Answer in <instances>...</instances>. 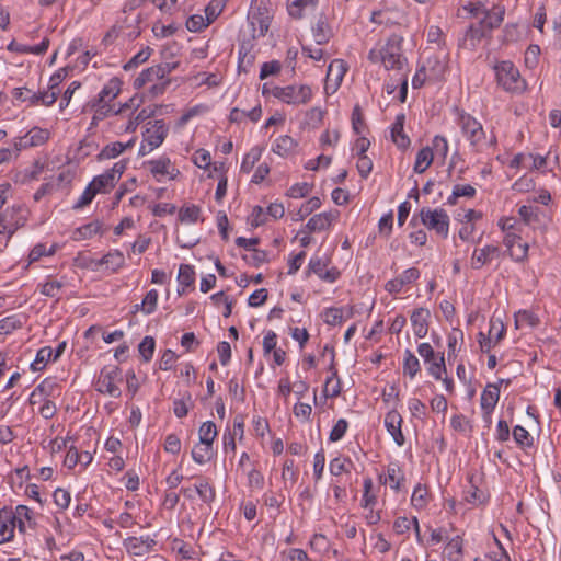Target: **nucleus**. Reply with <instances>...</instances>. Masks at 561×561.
Wrapping results in <instances>:
<instances>
[{
  "label": "nucleus",
  "instance_id": "obj_64",
  "mask_svg": "<svg viewBox=\"0 0 561 561\" xmlns=\"http://www.w3.org/2000/svg\"><path fill=\"white\" fill-rule=\"evenodd\" d=\"M283 561H308V554L297 548H290L282 553Z\"/></svg>",
  "mask_w": 561,
  "mask_h": 561
},
{
  "label": "nucleus",
  "instance_id": "obj_18",
  "mask_svg": "<svg viewBox=\"0 0 561 561\" xmlns=\"http://www.w3.org/2000/svg\"><path fill=\"white\" fill-rule=\"evenodd\" d=\"M336 217L337 211L316 214L306 224V229L309 233L325 231L331 227Z\"/></svg>",
  "mask_w": 561,
  "mask_h": 561
},
{
  "label": "nucleus",
  "instance_id": "obj_3",
  "mask_svg": "<svg viewBox=\"0 0 561 561\" xmlns=\"http://www.w3.org/2000/svg\"><path fill=\"white\" fill-rule=\"evenodd\" d=\"M458 125L463 136L469 140L470 146L477 152H483L496 145V137L491 135L489 138L481 125L473 116L467 113H460Z\"/></svg>",
  "mask_w": 561,
  "mask_h": 561
},
{
  "label": "nucleus",
  "instance_id": "obj_44",
  "mask_svg": "<svg viewBox=\"0 0 561 561\" xmlns=\"http://www.w3.org/2000/svg\"><path fill=\"white\" fill-rule=\"evenodd\" d=\"M422 67L427 68V76L430 80H438L445 72V64L442 62L438 57H431L426 60V64Z\"/></svg>",
  "mask_w": 561,
  "mask_h": 561
},
{
  "label": "nucleus",
  "instance_id": "obj_6",
  "mask_svg": "<svg viewBox=\"0 0 561 561\" xmlns=\"http://www.w3.org/2000/svg\"><path fill=\"white\" fill-rule=\"evenodd\" d=\"M31 510L27 506L19 505L15 512L0 510V543L8 542L13 539L14 529L18 527L24 533V524L21 518L30 519Z\"/></svg>",
  "mask_w": 561,
  "mask_h": 561
},
{
  "label": "nucleus",
  "instance_id": "obj_19",
  "mask_svg": "<svg viewBox=\"0 0 561 561\" xmlns=\"http://www.w3.org/2000/svg\"><path fill=\"white\" fill-rule=\"evenodd\" d=\"M419 277L420 271L417 268H408L396 278L387 282L386 290L390 294H398L402 290L403 286L415 282Z\"/></svg>",
  "mask_w": 561,
  "mask_h": 561
},
{
  "label": "nucleus",
  "instance_id": "obj_7",
  "mask_svg": "<svg viewBox=\"0 0 561 561\" xmlns=\"http://www.w3.org/2000/svg\"><path fill=\"white\" fill-rule=\"evenodd\" d=\"M266 92H270L282 102L294 106L305 105L310 102L312 98V90L306 84L274 87L271 90H267L266 84H264L263 93L265 94Z\"/></svg>",
  "mask_w": 561,
  "mask_h": 561
},
{
  "label": "nucleus",
  "instance_id": "obj_11",
  "mask_svg": "<svg viewBox=\"0 0 561 561\" xmlns=\"http://www.w3.org/2000/svg\"><path fill=\"white\" fill-rule=\"evenodd\" d=\"M503 244L506 247L508 255L516 262H523L528 256V244L522 242L519 234L510 232L504 234Z\"/></svg>",
  "mask_w": 561,
  "mask_h": 561
},
{
  "label": "nucleus",
  "instance_id": "obj_39",
  "mask_svg": "<svg viewBox=\"0 0 561 561\" xmlns=\"http://www.w3.org/2000/svg\"><path fill=\"white\" fill-rule=\"evenodd\" d=\"M421 365L417 357L410 351L405 350L403 358V374L408 375L411 379L420 371Z\"/></svg>",
  "mask_w": 561,
  "mask_h": 561
},
{
  "label": "nucleus",
  "instance_id": "obj_31",
  "mask_svg": "<svg viewBox=\"0 0 561 561\" xmlns=\"http://www.w3.org/2000/svg\"><path fill=\"white\" fill-rule=\"evenodd\" d=\"M433 159H434L433 149L430 147L422 148L416 154L415 163L413 167L414 172H416V173L425 172L432 164Z\"/></svg>",
  "mask_w": 561,
  "mask_h": 561
},
{
  "label": "nucleus",
  "instance_id": "obj_5",
  "mask_svg": "<svg viewBox=\"0 0 561 561\" xmlns=\"http://www.w3.org/2000/svg\"><path fill=\"white\" fill-rule=\"evenodd\" d=\"M494 71L497 84L506 92L522 93L526 90V81L513 62L501 61L494 66Z\"/></svg>",
  "mask_w": 561,
  "mask_h": 561
},
{
  "label": "nucleus",
  "instance_id": "obj_41",
  "mask_svg": "<svg viewBox=\"0 0 561 561\" xmlns=\"http://www.w3.org/2000/svg\"><path fill=\"white\" fill-rule=\"evenodd\" d=\"M539 319L538 317L528 310H519L515 313V328L522 329L524 327L534 328L538 325Z\"/></svg>",
  "mask_w": 561,
  "mask_h": 561
},
{
  "label": "nucleus",
  "instance_id": "obj_12",
  "mask_svg": "<svg viewBox=\"0 0 561 561\" xmlns=\"http://www.w3.org/2000/svg\"><path fill=\"white\" fill-rule=\"evenodd\" d=\"M148 165L150 172L158 181L162 178L174 180L180 174V171L174 167L170 158L165 156L148 161Z\"/></svg>",
  "mask_w": 561,
  "mask_h": 561
},
{
  "label": "nucleus",
  "instance_id": "obj_2",
  "mask_svg": "<svg viewBox=\"0 0 561 561\" xmlns=\"http://www.w3.org/2000/svg\"><path fill=\"white\" fill-rule=\"evenodd\" d=\"M174 68L175 65L171 64L151 66L140 72L134 80L133 85L135 89H142L145 85L150 84L148 92L151 96L163 94L170 83L167 76Z\"/></svg>",
  "mask_w": 561,
  "mask_h": 561
},
{
  "label": "nucleus",
  "instance_id": "obj_45",
  "mask_svg": "<svg viewBox=\"0 0 561 561\" xmlns=\"http://www.w3.org/2000/svg\"><path fill=\"white\" fill-rule=\"evenodd\" d=\"M66 285L65 277L60 279L57 278H48L42 285V294L48 297H58L62 287Z\"/></svg>",
  "mask_w": 561,
  "mask_h": 561
},
{
  "label": "nucleus",
  "instance_id": "obj_61",
  "mask_svg": "<svg viewBox=\"0 0 561 561\" xmlns=\"http://www.w3.org/2000/svg\"><path fill=\"white\" fill-rule=\"evenodd\" d=\"M267 218L266 210L261 206H255L253 207L248 221L252 227H260L266 224Z\"/></svg>",
  "mask_w": 561,
  "mask_h": 561
},
{
  "label": "nucleus",
  "instance_id": "obj_20",
  "mask_svg": "<svg viewBox=\"0 0 561 561\" xmlns=\"http://www.w3.org/2000/svg\"><path fill=\"white\" fill-rule=\"evenodd\" d=\"M154 543L156 541L149 537H129L124 541L126 550L134 556H144L148 553Z\"/></svg>",
  "mask_w": 561,
  "mask_h": 561
},
{
  "label": "nucleus",
  "instance_id": "obj_51",
  "mask_svg": "<svg viewBox=\"0 0 561 561\" xmlns=\"http://www.w3.org/2000/svg\"><path fill=\"white\" fill-rule=\"evenodd\" d=\"M49 360H53V348L49 346L42 347L37 352L35 360L31 364V368L34 371L42 370Z\"/></svg>",
  "mask_w": 561,
  "mask_h": 561
},
{
  "label": "nucleus",
  "instance_id": "obj_16",
  "mask_svg": "<svg viewBox=\"0 0 561 561\" xmlns=\"http://www.w3.org/2000/svg\"><path fill=\"white\" fill-rule=\"evenodd\" d=\"M402 422V416L396 410L389 411L385 416V426L398 446H402L405 442L401 431Z\"/></svg>",
  "mask_w": 561,
  "mask_h": 561
},
{
  "label": "nucleus",
  "instance_id": "obj_13",
  "mask_svg": "<svg viewBox=\"0 0 561 561\" xmlns=\"http://www.w3.org/2000/svg\"><path fill=\"white\" fill-rule=\"evenodd\" d=\"M501 255V250L497 245L488 244L483 248H477L470 257V266L473 270H480L484 265L490 264L495 257Z\"/></svg>",
  "mask_w": 561,
  "mask_h": 561
},
{
  "label": "nucleus",
  "instance_id": "obj_35",
  "mask_svg": "<svg viewBox=\"0 0 561 561\" xmlns=\"http://www.w3.org/2000/svg\"><path fill=\"white\" fill-rule=\"evenodd\" d=\"M320 207L321 199L319 197H311L300 206L297 213L293 215V220L301 221Z\"/></svg>",
  "mask_w": 561,
  "mask_h": 561
},
{
  "label": "nucleus",
  "instance_id": "obj_43",
  "mask_svg": "<svg viewBox=\"0 0 561 561\" xmlns=\"http://www.w3.org/2000/svg\"><path fill=\"white\" fill-rule=\"evenodd\" d=\"M506 328L502 319L500 318H491L490 320V329L486 334L489 337L494 340V344H499L505 336Z\"/></svg>",
  "mask_w": 561,
  "mask_h": 561
},
{
  "label": "nucleus",
  "instance_id": "obj_9",
  "mask_svg": "<svg viewBox=\"0 0 561 561\" xmlns=\"http://www.w3.org/2000/svg\"><path fill=\"white\" fill-rule=\"evenodd\" d=\"M421 222L428 229L443 239H446L449 233V216L443 208L423 207L420 210Z\"/></svg>",
  "mask_w": 561,
  "mask_h": 561
},
{
  "label": "nucleus",
  "instance_id": "obj_4",
  "mask_svg": "<svg viewBox=\"0 0 561 561\" xmlns=\"http://www.w3.org/2000/svg\"><path fill=\"white\" fill-rule=\"evenodd\" d=\"M368 59L371 62H381L387 70L402 69L405 58L402 56L401 38L393 35L380 47L370 49Z\"/></svg>",
  "mask_w": 561,
  "mask_h": 561
},
{
  "label": "nucleus",
  "instance_id": "obj_42",
  "mask_svg": "<svg viewBox=\"0 0 561 561\" xmlns=\"http://www.w3.org/2000/svg\"><path fill=\"white\" fill-rule=\"evenodd\" d=\"M91 108L93 110L91 125H94V126H96L100 121L104 119L113 112V107L111 104L103 103V102L101 103L98 100H94L92 102Z\"/></svg>",
  "mask_w": 561,
  "mask_h": 561
},
{
  "label": "nucleus",
  "instance_id": "obj_54",
  "mask_svg": "<svg viewBox=\"0 0 561 561\" xmlns=\"http://www.w3.org/2000/svg\"><path fill=\"white\" fill-rule=\"evenodd\" d=\"M427 499H428L427 489L425 486H423L422 484H417L414 488V491H413V494L411 497V503H412L413 507H415L417 510L424 508L427 504Z\"/></svg>",
  "mask_w": 561,
  "mask_h": 561
},
{
  "label": "nucleus",
  "instance_id": "obj_10",
  "mask_svg": "<svg viewBox=\"0 0 561 561\" xmlns=\"http://www.w3.org/2000/svg\"><path fill=\"white\" fill-rule=\"evenodd\" d=\"M126 169V162L118 161L106 170L104 173L95 176L90 184L95 188L96 194H105L110 192L121 179Z\"/></svg>",
  "mask_w": 561,
  "mask_h": 561
},
{
  "label": "nucleus",
  "instance_id": "obj_50",
  "mask_svg": "<svg viewBox=\"0 0 561 561\" xmlns=\"http://www.w3.org/2000/svg\"><path fill=\"white\" fill-rule=\"evenodd\" d=\"M364 494L362 497V506L367 510L374 507L377 503V494L373 491L374 483L370 478L364 479Z\"/></svg>",
  "mask_w": 561,
  "mask_h": 561
},
{
  "label": "nucleus",
  "instance_id": "obj_56",
  "mask_svg": "<svg viewBox=\"0 0 561 561\" xmlns=\"http://www.w3.org/2000/svg\"><path fill=\"white\" fill-rule=\"evenodd\" d=\"M178 280L180 285L188 287L195 282V272L193 266L187 264H181L178 274Z\"/></svg>",
  "mask_w": 561,
  "mask_h": 561
},
{
  "label": "nucleus",
  "instance_id": "obj_38",
  "mask_svg": "<svg viewBox=\"0 0 561 561\" xmlns=\"http://www.w3.org/2000/svg\"><path fill=\"white\" fill-rule=\"evenodd\" d=\"M318 0H288V13L295 19L302 16L304 10L314 8Z\"/></svg>",
  "mask_w": 561,
  "mask_h": 561
},
{
  "label": "nucleus",
  "instance_id": "obj_17",
  "mask_svg": "<svg viewBox=\"0 0 561 561\" xmlns=\"http://www.w3.org/2000/svg\"><path fill=\"white\" fill-rule=\"evenodd\" d=\"M500 399V386L499 383H488L481 393V409L484 417L490 419L492 411L494 410Z\"/></svg>",
  "mask_w": 561,
  "mask_h": 561
},
{
  "label": "nucleus",
  "instance_id": "obj_36",
  "mask_svg": "<svg viewBox=\"0 0 561 561\" xmlns=\"http://www.w3.org/2000/svg\"><path fill=\"white\" fill-rule=\"evenodd\" d=\"M102 225L100 221L94 220L87 225L77 228L73 232L75 240H85L98 234L101 231Z\"/></svg>",
  "mask_w": 561,
  "mask_h": 561
},
{
  "label": "nucleus",
  "instance_id": "obj_40",
  "mask_svg": "<svg viewBox=\"0 0 561 561\" xmlns=\"http://www.w3.org/2000/svg\"><path fill=\"white\" fill-rule=\"evenodd\" d=\"M201 214L202 210L196 205L184 206L179 210V219L184 224H195L198 220L203 221Z\"/></svg>",
  "mask_w": 561,
  "mask_h": 561
},
{
  "label": "nucleus",
  "instance_id": "obj_47",
  "mask_svg": "<svg viewBox=\"0 0 561 561\" xmlns=\"http://www.w3.org/2000/svg\"><path fill=\"white\" fill-rule=\"evenodd\" d=\"M217 427L214 422H204L198 430L199 442L213 445L217 436Z\"/></svg>",
  "mask_w": 561,
  "mask_h": 561
},
{
  "label": "nucleus",
  "instance_id": "obj_62",
  "mask_svg": "<svg viewBox=\"0 0 561 561\" xmlns=\"http://www.w3.org/2000/svg\"><path fill=\"white\" fill-rule=\"evenodd\" d=\"M150 55L151 49L149 47L141 49L124 66V69L128 71L138 67L139 65L146 62L149 59Z\"/></svg>",
  "mask_w": 561,
  "mask_h": 561
},
{
  "label": "nucleus",
  "instance_id": "obj_49",
  "mask_svg": "<svg viewBox=\"0 0 561 561\" xmlns=\"http://www.w3.org/2000/svg\"><path fill=\"white\" fill-rule=\"evenodd\" d=\"M158 297L159 294L156 289L149 290L142 299L141 304L136 305V310L140 309L146 314L152 313L157 308Z\"/></svg>",
  "mask_w": 561,
  "mask_h": 561
},
{
  "label": "nucleus",
  "instance_id": "obj_46",
  "mask_svg": "<svg viewBox=\"0 0 561 561\" xmlns=\"http://www.w3.org/2000/svg\"><path fill=\"white\" fill-rule=\"evenodd\" d=\"M23 325V316L12 314L0 320V334H10Z\"/></svg>",
  "mask_w": 561,
  "mask_h": 561
},
{
  "label": "nucleus",
  "instance_id": "obj_59",
  "mask_svg": "<svg viewBox=\"0 0 561 561\" xmlns=\"http://www.w3.org/2000/svg\"><path fill=\"white\" fill-rule=\"evenodd\" d=\"M483 32L480 26H471L466 32L465 38H463V45L466 47H469L470 49H474L477 46V43L482 38Z\"/></svg>",
  "mask_w": 561,
  "mask_h": 561
},
{
  "label": "nucleus",
  "instance_id": "obj_29",
  "mask_svg": "<svg viewBox=\"0 0 561 561\" xmlns=\"http://www.w3.org/2000/svg\"><path fill=\"white\" fill-rule=\"evenodd\" d=\"M333 32L324 19H319L316 25L312 27V36L317 43V45L327 44L332 37Z\"/></svg>",
  "mask_w": 561,
  "mask_h": 561
},
{
  "label": "nucleus",
  "instance_id": "obj_1",
  "mask_svg": "<svg viewBox=\"0 0 561 561\" xmlns=\"http://www.w3.org/2000/svg\"><path fill=\"white\" fill-rule=\"evenodd\" d=\"M271 13L263 1L253 0L248 12L247 25L241 30L239 66L251 65L254 56L251 54L252 41L265 36L271 24Z\"/></svg>",
  "mask_w": 561,
  "mask_h": 561
},
{
  "label": "nucleus",
  "instance_id": "obj_21",
  "mask_svg": "<svg viewBox=\"0 0 561 561\" xmlns=\"http://www.w3.org/2000/svg\"><path fill=\"white\" fill-rule=\"evenodd\" d=\"M404 122H405L404 114H399V115H397L396 121L391 126L392 141L400 149H407L411 142L410 138L403 131Z\"/></svg>",
  "mask_w": 561,
  "mask_h": 561
},
{
  "label": "nucleus",
  "instance_id": "obj_34",
  "mask_svg": "<svg viewBox=\"0 0 561 561\" xmlns=\"http://www.w3.org/2000/svg\"><path fill=\"white\" fill-rule=\"evenodd\" d=\"M444 556L450 561H459L462 557V540L459 536H456L448 540Z\"/></svg>",
  "mask_w": 561,
  "mask_h": 561
},
{
  "label": "nucleus",
  "instance_id": "obj_8",
  "mask_svg": "<svg viewBox=\"0 0 561 561\" xmlns=\"http://www.w3.org/2000/svg\"><path fill=\"white\" fill-rule=\"evenodd\" d=\"M169 127L163 119L148 122L142 133V141L139 147V154L147 156L159 148L168 136Z\"/></svg>",
  "mask_w": 561,
  "mask_h": 561
},
{
  "label": "nucleus",
  "instance_id": "obj_52",
  "mask_svg": "<svg viewBox=\"0 0 561 561\" xmlns=\"http://www.w3.org/2000/svg\"><path fill=\"white\" fill-rule=\"evenodd\" d=\"M261 153H262V150L257 147H254L252 148L243 158L242 160V163H241V172L243 173H250L255 163L260 160L261 158Z\"/></svg>",
  "mask_w": 561,
  "mask_h": 561
},
{
  "label": "nucleus",
  "instance_id": "obj_32",
  "mask_svg": "<svg viewBox=\"0 0 561 561\" xmlns=\"http://www.w3.org/2000/svg\"><path fill=\"white\" fill-rule=\"evenodd\" d=\"M411 527L414 528L417 539L420 540V526L416 517L408 518L405 516L398 517L393 523V530L398 535L407 534Z\"/></svg>",
  "mask_w": 561,
  "mask_h": 561
},
{
  "label": "nucleus",
  "instance_id": "obj_57",
  "mask_svg": "<svg viewBox=\"0 0 561 561\" xmlns=\"http://www.w3.org/2000/svg\"><path fill=\"white\" fill-rule=\"evenodd\" d=\"M427 364L428 373L437 380L443 379V375L446 373L444 355L437 356L435 359L428 362Z\"/></svg>",
  "mask_w": 561,
  "mask_h": 561
},
{
  "label": "nucleus",
  "instance_id": "obj_26",
  "mask_svg": "<svg viewBox=\"0 0 561 561\" xmlns=\"http://www.w3.org/2000/svg\"><path fill=\"white\" fill-rule=\"evenodd\" d=\"M351 317H352V310H350L347 316H345L344 308H336V307L327 308L321 313V318H322L323 322L327 323L328 325H332V327L342 324L346 318H351Z\"/></svg>",
  "mask_w": 561,
  "mask_h": 561
},
{
  "label": "nucleus",
  "instance_id": "obj_60",
  "mask_svg": "<svg viewBox=\"0 0 561 561\" xmlns=\"http://www.w3.org/2000/svg\"><path fill=\"white\" fill-rule=\"evenodd\" d=\"M154 346H156V343H154L153 337H151V336H146L140 342V344L138 346V351L145 362H149L152 358L153 352H154Z\"/></svg>",
  "mask_w": 561,
  "mask_h": 561
},
{
  "label": "nucleus",
  "instance_id": "obj_58",
  "mask_svg": "<svg viewBox=\"0 0 561 561\" xmlns=\"http://www.w3.org/2000/svg\"><path fill=\"white\" fill-rule=\"evenodd\" d=\"M195 489L203 502L210 503L215 499V489L206 480H201Z\"/></svg>",
  "mask_w": 561,
  "mask_h": 561
},
{
  "label": "nucleus",
  "instance_id": "obj_24",
  "mask_svg": "<svg viewBox=\"0 0 561 561\" xmlns=\"http://www.w3.org/2000/svg\"><path fill=\"white\" fill-rule=\"evenodd\" d=\"M298 144L288 135L279 136L273 144V152L280 157H289L295 153Z\"/></svg>",
  "mask_w": 561,
  "mask_h": 561
},
{
  "label": "nucleus",
  "instance_id": "obj_55",
  "mask_svg": "<svg viewBox=\"0 0 561 561\" xmlns=\"http://www.w3.org/2000/svg\"><path fill=\"white\" fill-rule=\"evenodd\" d=\"M352 461L347 458L336 457L330 461L329 469L331 474L341 476L344 472H350Z\"/></svg>",
  "mask_w": 561,
  "mask_h": 561
},
{
  "label": "nucleus",
  "instance_id": "obj_48",
  "mask_svg": "<svg viewBox=\"0 0 561 561\" xmlns=\"http://www.w3.org/2000/svg\"><path fill=\"white\" fill-rule=\"evenodd\" d=\"M476 195V188L470 184H457L453 188L451 195L448 197V203L455 205L459 197L472 198Z\"/></svg>",
  "mask_w": 561,
  "mask_h": 561
},
{
  "label": "nucleus",
  "instance_id": "obj_33",
  "mask_svg": "<svg viewBox=\"0 0 561 561\" xmlns=\"http://www.w3.org/2000/svg\"><path fill=\"white\" fill-rule=\"evenodd\" d=\"M403 480L404 476L401 469L394 463L389 465L387 469V476L382 481L383 484H388L391 489L398 491L400 490L401 482Z\"/></svg>",
  "mask_w": 561,
  "mask_h": 561
},
{
  "label": "nucleus",
  "instance_id": "obj_30",
  "mask_svg": "<svg viewBox=\"0 0 561 561\" xmlns=\"http://www.w3.org/2000/svg\"><path fill=\"white\" fill-rule=\"evenodd\" d=\"M134 142H135V140L131 139L130 141H128L126 144H123V142H119V141H115V142L108 144L99 153V159L100 160H106V159L116 158L125 149L133 147Z\"/></svg>",
  "mask_w": 561,
  "mask_h": 561
},
{
  "label": "nucleus",
  "instance_id": "obj_53",
  "mask_svg": "<svg viewBox=\"0 0 561 561\" xmlns=\"http://www.w3.org/2000/svg\"><path fill=\"white\" fill-rule=\"evenodd\" d=\"M323 393L327 398H335L341 393L340 379L337 373L334 371L330 377L327 378L323 388Z\"/></svg>",
  "mask_w": 561,
  "mask_h": 561
},
{
  "label": "nucleus",
  "instance_id": "obj_14",
  "mask_svg": "<svg viewBox=\"0 0 561 561\" xmlns=\"http://www.w3.org/2000/svg\"><path fill=\"white\" fill-rule=\"evenodd\" d=\"M347 71L346 64L342 59H334L330 62L327 72L325 90L335 92L340 87Z\"/></svg>",
  "mask_w": 561,
  "mask_h": 561
},
{
  "label": "nucleus",
  "instance_id": "obj_22",
  "mask_svg": "<svg viewBox=\"0 0 561 561\" xmlns=\"http://www.w3.org/2000/svg\"><path fill=\"white\" fill-rule=\"evenodd\" d=\"M50 133L48 129L33 127L22 139L21 147H36L44 145L49 139Z\"/></svg>",
  "mask_w": 561,
  "mask_h": 561
},
{
  "label": "nucleus",
  "instance_id": "obj_25",
  "mask_svg": "<svg viewBox=\"0 0 561 561\" xmlns=\"http://www.w3.org/2000/svg\"><path fill=\"white\" fill-rule=\"evenodd\" d=\"M113 374L115 371L102 374L98 380V390L102 393H106L111 397L118 398L121 396V389L115 382Z\"/></svg>",
  "mask_w": 561,
  "mask_h": 561
},
{
  "label": "nucleus",
  "instance_id": "obj_37",
  "mask_svg": "<svg viewBox=\"0 0 561 561\" xmlns=\"http://www.w3.org/2000/svg\"><path fill=\"white\" fill-rule=\"evenodd\" d=\"M213 455V445L199 442L192 449V458L198 463L203 465L210 460Z\"/></svg>",
  "mask_w": 561,
  "mask_h": 561
},
{
  "label": "nucleus",
  "instance_id": "obj_27",
  "mask_svg": "<svg viewBox=\"0 0 561 561\" xmlns=\"http://www.w3.org/2000/svg\"><path fill=\"white\" fill-rule=\"evenodd\" d=\"M122 81L118 78H112L102 88L98 95V101L110 104L121 92Z\"/></svg>",
  "mask_w": 561,
  "mask_h": 561
},
{
  "label": "nucleus",
  "instance_id": "obj_63",
  "mask_svg": "<svg viewBox=\"0 0 561 561\" xmlns=\"http://www.w3.org/2000/svg\"><path fill=\"white\" fill-rule=\"evenodd\" d=\"M208 25L207 19L203 14H194L186 21V27L191 32H201Z\"/></svg>",
  "mask_w": 561,
  "mask_h": 561
},
{
  "label": "nucleus",
  "instance_id": "obj_28",
  "mask_svg": "<svg viewBox=\"0 0 561 561\" xmlns=\"http://www.w3.org/2000/svg\"><path fill=\"white\" fill-rule=\"evenodd\" d=\"M262 116L261 105L254 106L251 111H244L240 108H232L229 115V119L232 123H241L249 118L251 122H257Z\"/></svg>",
  "mask_w": 561,
  "mask_h": 561
},
{
  "label": "nucleus",
  "instance_id": "obj_15",
  "mask_svg": "<svg viewBox=\"0 0 561 561\" xmlns=\"http://www.w3.org/2000/svg\"><path fill=\"white\" fill-rule=\"evenodd\" d=\"M430 317V310L423 307L416 308L412 311L410 320L413 333L417 339H423L427 335Z\"/></svg>",
  "mask_w": 561,
  "mask_h": 561
},
{
  "label": "nucleus",
  "instance_id": "obj_23",
  "mask_svg": "<svg viewBox=\"0 0 561 561\" xmlns=\"http://www.w3.org/2000/svg\"><path fill=\"white\" fill-rule=\"evenodd\" d=\"M125 264L124 254L119 250H113L99 259L96 265H103L112 273L117 272Z\"/></svg>",
  "mask_w": 561,
  "mask_h": 561
}]
</instances>
